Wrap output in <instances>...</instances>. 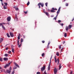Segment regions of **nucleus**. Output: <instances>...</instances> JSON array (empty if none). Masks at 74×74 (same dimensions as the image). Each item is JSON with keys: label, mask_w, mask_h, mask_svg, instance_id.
I'll list each match as a JSON object with an SVG mask.
<instances>
[{"label": "nucleus", "mask_w": 74, "mask_h": 74, "mask_svg": "<svg viewBox=\"0 0 74 74\" xmlns=\"http://www.w3.org/2000/svg\"><path fill=\"white\" fill-rule=\"evenodd\" d=\"M4 24H5V23H0V26H2V27L3 28V29H4V30H5V27H4V26L3 25H4Z\"/></svg>", "instance_id": "1"}, {"label": "nucleus", "mask_w": 74, "mask_h": 74, "mask_svg": "<svg viewBox=\"0 0 74 74\" xmlns=\"http://www.w3.org/2000/svg\"><path fill=\"white\" fill-rule=\"evenodd\" d=\"M11 64V62H9L8 64H6V65L5 66L4 68H7V67H8Z\"/></svg>", "instance_id": "2"}, {"label": "nucleus", "mask_w": 74, "mask_h": 74, "mask_svg": "<svg viewBox=\"0 0 74 74\" xmlns=\"http://www.w3.org/2000/svg\"><path fill=\"white\" fill-rule=\"evenodd\" d=\"M54 59L55 60V62L56 63H57V61H58V64L59 62V59L58 58L57 60L56 58L54 57Z\"/></svg>", "instance_id": "3"}, {"label": "nucleus", "mask_w": 74, "mask_h": 74, "mask_svg": "<svg viewBox=\"0 0 74 74\" xmlns=\"http://www.w3.org/2000/svg\"><path fill=\"white\" fill-rule=\"evenodd\" d=\"M61 8V7H59V8L58 9V11L57 12V14L56 15V18H57V16H58V13H59V12H60V9Z\"/></svg>", "instance_id": "4"}, {"label": "nucleus", "mask_w": 74, "mask_h": 74, "mask_svg": "<svg viewBox=\"0 0 74 74\" xmlns=\"http://www.w3.org/2000/svg\"><path fill=\"white\" fill-rule=\"evenodd\" d=\"M45 69V66H44L43 67H42L41 69V71H44V70Z\"/></svg>", "instance_id": "5"}, {"label": "nucleus", "mask_w": 74, "mask_h": 74, "mask_svg": "<svg viewBox=\"0 0 74 74\" xmlns=\"http://www.w3.org/2000/svg\"><path fill=\"white\" fill-rule=\"evenodd\" d=\"M57 10V9L55 8L54 9V8H52V10H51V12H55V11L53 10Z\"/></svg>", "instance_id": "6"}, {"label": "nucleus", "mask_w": 74, "mask_h": 74, "mask_svg": "<svg viewBox=\"0 0 74 74\" xmlns=\"http://www.w3.org/2000/svg\"><path fill=\"white\" fill-rule=\"evenodd\" d=\"M41 5L42 7H44V3H40L38 5Z\"/></svg>", "instance_id": "7"}, {"label": "nucleus", "mask_w": 74, "mask_h": 74, "mask_svg": "<svg viewBox=\"0 0 74 74\" xmlns=\"http://www.w3.org/2000/svg\"><path fill=\"white\" fill-rule=\"evenodd\" d=\"M7 20L8 21H11V17L9 16L7 18Z\"/></svg>", "instance_id": "8"}, {"label": "nucleus", "mask_w": 74, "mask_h": 74, "mask_svg": "<svg viewBox=\"0 0 74 74\" xmlns=\"http://www.w3.org/2000/svg\"><path fill=\"white\" fill-rule=\"evenodd\" d=\"M10 34L11 37H14V34H13V33L10 32Z\"/></svg>", "instance_id": "9"}, {"label": "nucleus", "mask_w": 74, "mask_h": 74, "mask_svg": "<svg viewBox=\"0 0 74 74\" xmlns=\"http://www.w3.org/2000/svg\"><path fill=\"white\" fill-rule=\"evenodd\" d=\"M52 56L50 58V62L49 66H51V59L52 58Z\"/></svg>", "instance_id": "10"}, {"label": "nucleus", "mask_w": 74, "mask_h": 74, "mask_svg": "<svg viewBox=\"0 0 74 74\" xmlns=\"http://www.w3.org/2000/svg\"><path fill=\"white\" fill-rule=\"evenodd\" d=\"M3 8H4V9L5 10L7 9V6H5V5H4L3 6Z\"/></svg>", "instance_id": "11"}, {"label": "nucleus", "mask_w": 74, "mask_h": 74, "mask_svg": "<svg viewBox=\"0 0 74 74\" xmlns=\"http://www.w3.org/2000/svg\"><path fill=\"white\" fill-rule=\"evenodd\" d=\"M15 19L16 21H18V18H17V16H16V15H15Z\"/></svg>", "instance_id": "12"}, {"label": "nucleus", "mask_w": 74, "mask_h": 74, "mask_svg": "<svg viewBox=\"0 0 74 74\" xmlns=\"http://www.w3.org/2000/svg\"><path fill=\"white\" fill-rule=\"evenodd\" d=\"M71 27H72V25H69V26H68L69 28V29H70L71 28Z\"/></svg>", "instance_id": "13"}, {"label": "nucleus", "mask_w": 74, "mask_h": 74, "mask_svg": "<svg viewBox=\"0 0 74 74\" xmlns=\"http://www.w3.org/2000/svg\"><path fill=\"white\" fill-rule=\"evenodd\" d=\"M3 60H5V61L8 60V58H4Z\"/></svg>", "instance_id": "14"}, {"label": "nucleus", "mask_w": 74, "mask_h": 74, "mask_svg": "<svg viewBox=\"0 0 74 74\" xmlns=\"http://www.w3.org/2000/svg\"><path fill=\"white\" fill-rule=\"evenodd\" d=\"M14 64H15L16 66H17V67H19V66L18 65V64H16V63L14 62Z\"/></svg>", "instance_id": "15"}, {"label": "nucleus", "mask_w": 74, "mask_h": 74, "mask_svg": "<svg viewBox=\"0 0 74 74\" xmlns=\"http://www.w3.org/2000/svg\"><path fill=\"white\" fill-rule=\"evenodd\" d=\"M56 55L57 56H59V52H57L56 53Z\"/></svg>", "instance_id": "16"}, {"label": "nucleus", "mask_w": 74, "mask_h": 74, "mask_svg": "<svg viewBox=\"0 0 74 74\" xmlns=\"http://www.w3.org/2000/svg\"><path fill=\"white\" fill-rule=\"evenodd\" d=\"M50 66L49 65L48 67V71H49L50 70Z\"/></svg>", "instance_id": "17"}, {"label": "nucleus", "mask_w": 74, "mask_h": 74, "mask_svg": "<svg viewBox=\"0 0 74 74\" xmlns=\"http://www.w3.org/2000/svg\"><path fill=\"white\" fill-rule=\"evenodd\" d=\"M7 73H11V71L10 70H7Z\"/></svg>", "instance_id": "18"}, {"label": "nucleus", "mask_w": 74, "mask_h": 74, "mask_svg": "<svg viewBox=\"0 0 74 74\" xmlns=\"http://www.w3.org/2000/svg\"><path fill=\"white\" fill-rule=\"evenodd\" d=\"M3 41V39L2 38H1L0 39V42H1Z\"/></svg>", "instance_id": "19"}, {"label": "nucleus", "mask_w": 74, "mask_h": 74, "mask_svg": "<svg viewBox=\"0 0 74 74\" xmlns=\"http://www.w3.org/2000/svg\"><path fill=\"white\" fill-rule=\"evenodd\" d=\"M61 68H62V66H61V64H60V66L59 67V70H60V69H61Z\"/></svg>", "instance_id": "20"}, {"label": "nucleus", "mask_w": 74, "mask_h": 74, "mask_svg": "<svg viewBox=\"0 0 74 74\" xmlns=\"http://www.w3.org/2000/svg\"><path fill=\"white\" fill-rule=\"evenodd\" d=\"M64 37H67V33H65L64 34Z\"/></svg>", "instance_id": "21"}, {"label": "nucleus", "mask_w": 74, "mask_h": 74, "mask_svg": "<svg viewBox=\"0 0 74 74\" xmlns=\"http://www.w3.org/2000/svg\"><path fill=\"white\" fill-rule=\"evenodd\" d=\"M7 36H8V37H10V35H9V34H8V33H7Z\"/></svg>", "instance_id": "22"}, {"label": "nucleus", "mask_w": 74, "mask_h": 74, "mask_svg": "<svg viewBox=\"0 0 74 74\" xmlns=\"http://www.w3.org/2000/svg\"><path fill=\"white\" fill-rule=\"evenodd\" d=\"M8 55L7 54H5L4 55L6 57H7L8 56Z\"/></svg>", "instance_id": "23"}, {"label": "nucleus", "mask_w": 74, "mask_h": 74, "mask_svg": "<svg viewBox=\"0 0 74 74\" xmlns=\"http://www.w3.org/2000/svg\"><path fill=\"white\" fill-rule=\"evenodd\" d=\"M45 14L46 15H47V16H49V14L47 12H46Z\"/></svg>", "instance_id": "24"}, {"label": "nucleus", "mask_w": 74, "mask_h": 74, "mask_svg": "<svg viewBox=\"0 0 74 74\" xmlns=\"http://www.w3.org/2000/svg\"><path fill=\"white\" fill-rule=\"evenodd\" d=\"M68 27L66 26V31H67L68 30Z\"/></svg>", "instance_id": "25"}, {"label": "nucleus", "mask_w": 74, "mask_h": 74, "mask_svg": "<svg viewBox=\"0 0 74 74\" xmlns=\"http://www.w3.org/2000/svg\"><path fill=\"white\" fill-rule=\"evenodd\" d=\"M17 44H18V45H19V40H18Z\"/></svg>", "instance_id": "26"}, {"label": "nucleus", "mask_w": 74, "mask_h": 74, "mask_svg": "<svg viewBox=\"0 0 74 74\" xmlns=\"http://www.w3.org/2000/svg\"><path fill=\"white\" fill-rule=\"evenodd\" d=\"M4 4H5V5L6 6H7L8 5V4H7V3H4Z\"/></svg>", "instance_id": "27"}, {"label": "nucleus", "mask_w": 74, "mask_h": 74, "mask_svg": "<svg viewBox=\"0 0 74 74\" xmlns=\"http://www.w3.org/2000/svg\"><path fill=\"white\" fill-rule=\"evenodd\" d=\"M23 39L21 38V43H22V42H23Z\"/></svg>", "instance_id": "28"}, {"label": "nucleus", "mask_w": 74, "mask_h": 74, "mask_svg": "<svg viewBox=\"0 0 74 74\" xmlns=\"http://www.w3.org/2000/svg\"><path fill=\"white\" fill-rule=\"evenodd\" d=\"M12 51L13 53H14V49H12Z\"/></svg>", "instance_id": "29"}, {"label": "nucleus", "mask_w": 74, "mask_h": 74, "mask_svg": "<svg viewBox=\"0 0 74 74\" xmlns=\"http://www.w3.org/2000/svg\"><path fill=\"white\" fill-rule=\"evenodd\" d=\"M0 60L1 62H3V58H0Z\"/></svg>", "instance_id": "30"}, {"label": "nucleus", "mask_w": 74, "mask_h": 74, "mask_svg": "<svg viewBox=\"0 0 74 74\" xmlns=\"http://www.w3.org/2000/svg\"><path fill=\"white\" fill-rule=\"evenodd\" d=\"M29 4H30V2H29V1H28L27 3V5H29Z\"/></svg>", "instance_id": "31"}, {"label": "nucleus", "mask_w": 74, "mask_h": 74, "mask_svg": "<svg viewBox=\"0 0 74 74\" xmlns=\"http://www.w3.org/2000/svg\"><path fill=\"white\" fill-rule=\"evenodd\" d=\"M21 46H22V43L20 44L19 45V46H18L19 48H20V47H21Z\"/></svg>", "instance_id": "32"}, {"label": "nucleus", "mask_w": 74, "mask_h": 74, "mask_svg": "<svg viewBox=\"0 0 74 74\" xmlns=\"http://www.w3.org/2000/svg\"><path fill=\"white\" fill-rule=\"evenodd\" d=\"M17 38H18V40H19L20 39V36H18V37H17Z\"/></svg>", "instance_id": "33"}, {"label": "nucleus", "mask_w": 74, "mask_h": 74, "mask_svg": "<svg viewBox=\"0 0 74 74\" xmlns=\"http://www.w3.org/2000/svg\"><path fill=\"white\" fill-rule=\"evenodd\" d=\"M60 25H61L62 26H63V23H60Z\"/></svg>", "instance_id": "34"}, {"label": "nucleus", "mask_w": 74, "mask_h": 74, "mask_svg": "<svg viewBox=\"0 0 74 74\" xmlns=\"http://www.w3.org/2000/svg\"><path fill=\"white\" fill-rule=\"evenodd\" d=\"M44 55H45L44 53H43L42 54V57H43V56H44Z\"/></svg>", "instance_id": "35"}, {"label": "nucleus", "mask_w": 74, "mask_h": 74, "mask_svg": "<svg viewBox=\"0 0 74 74\" xmlns=\"http://www.w3.org/2000/svg\"><path fill=\"white\" fill-rule=\"evenodd\" d=\"M15 10H16V11H18V8H16Z\"/></svg>", "instance_id": "36"}, {"label": "nucleus", "mask_w": 74, "mask_h": 74, "mask_svg": "<svg viewBox=\"0 0 74 74\" xmlns=\"http://www.w3.org/2000/svg\"><path fill=\"white\" fill-rule=\"evenodd\" d=\"M45 5L46 7H47V5H48V3H46Z\"/></svg>", "instance_id": "37"}, {"label": "nucleus", "mask_w": 74, "mask_h": 74, "mask_svg": "<svg viewBox=\"0 0 74 74\" xmlns=\"http://www.w3.org/2000/svg\"><path fill=\"white\" fill-rule=\"evenodd\" d=\"M69 5V4L68 3H67L66 4V6H67Z\"/></svg>", "instance_id": "38"}, {"label": "nucleus", "mask_w": 74, "mask_h": 74, "mask_svg": "<svg viewBox=\"0 0 74 74\" xmlns=\"http://www.w3.org/2000/svg\"><path fill=\"white\" fill-rule=\"evenodd\" d=\"M56 17H55L53 19L56 21Z\"/></svg>", "instance_id": "39"}, {"label": "nucleus", "mask_w": 74, "mask_h": 74, "mask_svg": "<svg viewBox=\"0 0 74 74\" xmlns=\"http://www.w3.org/2000/svg\"><path fill=\"white\" fill-rule=\"evenodd\" d=\"M37 74H40V72H37L36 73Z\"/></svg>", "instance_id": "40"}, {"label": "nucleus", "mask_w": 74, "mask_h": 74, "mask_svg": "<svg viewBox=\"0 0 74 74\" xmlns=\"http://www.w3.org/2000/svg\"><path fill=\"white\" fill-rule=\"evenodd\" d=\"M59 48L60 49H61V45L59 46Z\"/></svg>", "instance_id": "41"}, {"label": "nucleus", "mask_w": 74, "mask_h": 74, "mask_svg": "<svg viewBox=\"0 0 74 74\" xmlns=\"http://www.w3.org/2000/svg\"><path fill=\"white\" fill-rule=\"evenodd\" d=\"M43 74H47V73H46V71H45L44 73Z\"/></svg>", "instance_id": "42"}, {"label": "nucleus", "mask_w": 74, "mask_h": 74, "mask_svg": "<svg viewBox=\"0 0 74 74\" xmlns=\"http://www.w3.org/2000/svg\"><path fill=\"white\" fill-rule=\"evenodd\" d=\"M58 23H60L61 22V21L60 20H58Z\"/></svg>", "instance_id": "43"}, {"label": "nucleus", "mask_w": 74, "mask_h": 74, "mask_svg": "<svg viewBox=\"0 0 74 74\" xmlns=\"http://www.w3.org/2000/svg\"><path fill=\"white\" fill-rule=\"evenodd\" d=\"M8 53H11V51H9L8 52Z\"/></svg>", "instance_id": "44"}, {"label": "nucleus", "mask_w": 74, "mask_h": 74, "mask_svg": "<svg viewBox=\"0 0 74 74\" xmlns=\"http://www.w3.org/2000/svg\"><path fill=\"white\" fill-rule=\"evenodd\" d=\"M6 50H8V47H7L5 49Z\"/></svg>", "instance_id": "45"}, {"label": "nucleus", "mask_w": 74, "mask_h": 74, "mask_svg": "<svg viewBox=\"0 0 74 74\" xmlns=\"http://www.w3.org/2000/svg\"><path fill=\"white\" fill-rule=\"evenodd\" d=\"M24 12L25 13V14H27V12Z\"/></svg>", "instance_id": "46"}, {"label": "nucleus", "mask_w": 74, "mask_h": 74, "mask_svg": "<svg viewBox=\"0 0 74 74\" xmlns=\"http://www.w3.org/2000/svg\"><path fill=\"white\" fill-rule=\"evenodd\" d=\"M62 50H63V48H62L61 49V52H62Z\"/></svg>", "instance_id": "47"}, {"label": "nucleus", "mask_w": 74, "mask_h": 74, "mask_svg": "<svg viewBox=\"0 0 74 74\" xmlns=\"http://www.w3.org/2000/svg\"><path fill=\"white\" fill-rule=\"evenodd\" d=\"M14 74V71H13V72H12V73L11 74Z\"/></svg>", "instance_id": "48"}, {"label": "nucleus", "mask_w": 74, "mask_h": 74, "mask_svg": "<svg viewBox=\"0 0 74 74\" xmlns=\"http://www.w3.org/2000/svg\"><path fill=\"white\" fill-rule=\"evenodd\" d=\"M42 43H44V42H45V41H42Z\"/></svg>", "instance_id": "49"}, {"label": "nucleus", "mask_w": 74, "mask_h": 74, "mask_svg": "<svg viewBox=\"0 0 74 74\" xmlns=\"http://www.w3.org/2000/svg\"><path fill=\"white\" fill-rule=\"evenodd\" d=\"M64 43H65V41H64L63 42V44H64Z\"/></svg>", "instance_id": "50"}, {"label": "nucleus", "mask_w": 74, "mask_h": 74, "mask_svg": "<svg viewBox=\"0 0 74 74\" xmlns=\"http://www.w3.org/2000/svg\"><path fill=\"white\" fill-rule=\"evenodd\" d=\"M18 35H19L18 36H19L20 37L21 36V34H19Z\"/></svg>", "instance_id": "51"}, {"label": "nucleus", "mask_w": 74, "mask_h": 74, "mask_svg": "<svg viewBox=\"0 0 74 74\" xmlns=\"http://www.w3.org/2000/svg\"><path fill=\"white\" fill-rule=\"evenodd\" d=\"M17 68V67H15L14 68V69H16Z\"/></svg>", "instance_id": "52"}, {"label": "nucleus", "mask_w": 74, "mask_h": 74, "mask_svg": "<svg viewBox=\"0 0 74 74\" xmlns=\"http://www.w3.org/2000/svg\"><path fill=\"white\" fill-rule=\"evenodd\" d=\"M38 6H39V8H40V5H38Z\"/></svg>", "instance_id": "53"}, {"label": "nucleus", "mask_w": 74, "mask_h": 74, "mask_svg": "<svg viewBox=\"0 0 74 74\" xmlns=\"http://www.w3.org/2000/svg\"><path fill=\"white\" fill-rule=\"evenodd\" d=\"M50 44V43L49 42L48 43V46L49 45V44Z\"/></svg>", "instance_id": "54"}, {"label": "nucleus", "mask_w": 74, "mask_h": 74, "mask_svg": "<svg viewBox=\"0 0 74 74\" xmlns=\"http://www.w3.org/2000/svg\"><path fill=\"white\" fill-rule=\"evenodd\" d=\"M53 16H54L53 15H51V17H53Z\"/></svg>", "instance_id": "55"}, {"label": "nucleus", "mask_w": 74, "mask_h": 74, "mask_svg": "<svg viewBox=\"0 0 74 74\" xmlns=\"http://www.w3.org/2000/svg\"><path fill=\"white\" fill-rule=\"evenodd\" d=\"M2 5H4V4H3V3H2Z\"/></svg>", "instance_id": "56"}, {"label": "nucleus", "mask_w": 74, "mask_h": 74, "mask_svg": "<svg viewBox=\"0 0 74 74\" xmlns=\"http://www.w3.org/2000/svg\"><path fill=\"white\" fill-rule=\"evenodd\" d=\"M73 20H74V18H73V19H72V21H73Z\"/></svg>", "instance_id": "57"}, {"label": "nucleus", "mask_w": 74, "mask_h": 74, "mask_svg": "<svg viewBox=\"0 0 74 74\" xmlns=\"http://www.w3.org/2000/svg\"><path fill=\"white\" fill-rule=\"evenodd\" d=\"M10 70H11V67H10Z\"/></svg>", "instance_id": "58"}, {"label": "nucleus", "mask_w": 74, "mask_h": 74, "mask_svg": "<svg viewBox=\"0 0 74 74\" xmlns=\"http://www.w3.org/2000/svg\"><path fill=\"white\" fill-rule=\"evenodd\" d=\"M1 68L0 67V70H1Z\"/></svg>", "instance_id": "59"}, {"label": "nucleus", "mask_w": 74, "mask_h": 74, "mask_svg": "<svg viewBox=\"0 0 74 74\" xmlns=\"http://www.w3.org/2000/svg\"><path fill=\"white\" fill-rule=\"evenodd\" d=\"M0 1H3V0H0Z\"/></svg>", "instance_id": "60"}, {"label": "nucleus", "mask_w": 74, "mask_h": 74, "mask_svg": "<svg viewBox=\"0 0 74 74\" xmlns=\"http://www.w3.org/2000/svg\"><path fill=\"white\" fill-rule=\"evenodd\" d=\"M23 38H25V36H24Z\"/></svg>", "instance_id": "61"}, {"label": "nucleus", "mask_w": 74, "mask_h": 74, "mask_svg": "<svg viewBox=\"0 0 74 74\" xmlns=\"http://www.w3.org/2000/svg\"><path fill=\"white\" fill-rule=\"evenodd\" d=\"M8 25H9V23H8Z\"/></svg>", "instance_id": "62"}, {"label": "nucleus", "mask_w": 74, "mask_h": 74, "mask_svg": "<svg viewBox=\"0 0 74 74\" xmlns=\"http://www.w3.org/2000/svg\"><path fill=\"white\" fill-rule=\"evenodd\" d=\"M48 11H49V10H48Z\"/></svg>", "instance_id": "63"}, {"label": "nucleus", "mask_w": 74, "mask_h": 74, "mask_svg": "<svg viewBox=\"0 0 74 74\" xmlns=\"http://www.w3.org/2000/svg\"><path fill=\"white\" fill-rule=\"evenodd\" d=\"M73 20H74V18H73Z\"/></svg>", "instance_id": "64"}]
</instances>
